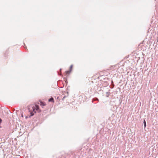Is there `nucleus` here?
Segmentation results:
<instances>
[{"label":"nucleus","mask_w":158,"mask_h":158,"mask_svg":"<svg viewBox=\"0 0 158 158\" xmlns=\"http://www.w3.org/2000/svg\"><path fill=\"white\" fill-rule=\"evenodd\" d=\"M72 67H73V65H71V66H70V69H71L72 68Z\"/></svg>","instance_id":"nucleus-5"},{"label":"nucleus","mask_w":158,"mask_h":158,"mask_svg":"<svg viewBox=\"0 0 158 158\" xmlns=\"http://www.w3.org/2000/svg\"><path fill=\"white\" fill-rule=\"evenodd\" d=\"M27 118V117H26V118Z\"/></svg>","instance_id":"nucleus-7"},{"label":"nucleus","mask_w":158,"mask_h":158,"mask_svg":"<svg viewBox=\"0 0 158 158\" xmlns=\"http://www.w3.org/2000/svg\"><path fill=\"white\" fill-rule=\"evenodd\" d=\"M143 124L144 125V127H145L146 126V122L145 120H144L143 121Z\"/></svg>","instance_id":"nucleus-4"},{"label":"nucleus","mask_w":158,"mask_h":158,"mask_svg":"<svg viewBox=\"0 0 158 158\" xmlns=\"http://www.w3.org/2000/svg\"><path fill=\"white\" fill-rule=\"evenodd\" d=\"M40 105L41 106H44L45 105V104L44 102H40Z\"/></svg>","instance_id":"nucleus-3"},{"label":"nucleus","mask_w":158,"mask_h":158,"mask_svg":"<svg viewBox=\"0 0 158 158\" xmlns=\"http://www.w3.org/2000/svg\"><path fill=\"white\" fill-rule=\"evenodd\" d=\"M49 102H54V99L52 98H51L49 99L48 100Z\"/></svg>","instance_id":"nucleus-2"},{"label":"nucleus","mask_w":158,"mask_h":158,"mask_svg":"<svg viewBox=\"0 0 158 158\" xmlns=\"http://www.w3.org/2000/svg\"><path fill=\"white\" fill-rule=\"evenodd\" d=\"M2 119L0 118V123H1L2 122Z\"/></svg>","instance_id":"nucleus-6"},{"label":"nucleus","mask_w":158,"mask_h":158,"mask_svg":"<svg viewBox=\"0 0 158 158\" xmlns=\"http://www.w3.org/2000/svg\"><path fill=\"white\" fill-rule=\"evenodd\" d=\"M28 109L31 114L30 117L33 116L36 112H40L41 111L39 106L35 104L30 105L29 106Z\"/></svg>","instance_id":"nucleus-1"}]
</instances>
